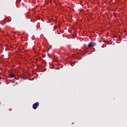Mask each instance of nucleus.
I'll list each match as a JSON object with an SVG mask.
<instances>
[{
    "mask_svg": "<svg viewBox=\"0 0 127 127\" xmlns=\"http://www.w3.org/2000/svg\"><path fill=\"white\" fill-rule=\"evenodd\" d=\"M38 107H39V103L38 102H36L32 105V108L34 110H36V108H38Z\"/></svg>",
    "mask_w": 127,
    "mask_h": 127,
    "instance_id": "nucleus-2",
    "label": "nucleus"
},
{
    "mask_svg": "<svg viewBox=\"0 0 127 127\" xmlns=\"http://www.w3.org/2000/svg\"><path fill=\"white\" fill-rule=\"evenodd\" d=\"M10 76L11 77V78H13L14 77V73H12V74H11L10 75Z\"/></svg>",
    "mask_w": 127,
    "mask_h": 127,
    "instance_id": "nucleus-3",
    "label": "nucleus"
},
{
    "mask_svg": "<svg viewBox=\"0 0 127 127\" xmlns=\"http://www.w3.org/2000/svg\"><path fill=\"white\" fill-rule=\"evenodd\" d=\"M96 45H97V44H96V43L94 42H91L90 43H89L88 45V47L89 48H91V47H94L95 46H96Z\"/></svg>",
    "mask_w": 127,
    "mask_h": 127,
    "instance_id": "nucleus-1",
    "label": "nucleus"
},
{
    "mask_svg": "<svg viewBox=\"0 0 127 127\" xmlns=\"http://www.w3.org/2000/svg\"><path fill=\"white\" fill-rule=\"evenodd\" d=\"M81 12L83 10V9L80 10Z\"/></svg>",
    "mask_w": 127,
    "mask_h": 127,
    "instance_id": "nucleus-4",
    "label": "nucleus"
}]
</instances>
